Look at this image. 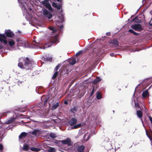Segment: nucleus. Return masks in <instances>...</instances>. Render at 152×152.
Returning <instances> with one entry per match:
<instances>
[{"label": "nucleus", "instance_id": "obj_1", "mask_svg": "<svg viewBox=\"0 0 152 152\" xmlns=\"http://www.w3.org/2000/svg\"><path fill=\"white\" fill-rule=\"evenodd\" d=\"M20 61H22L24 62V65L25 66L26 69L31 70L33 68V65L34 64V61L27 57H22L19 58Z\"/></svg>", "mask_w": 152, "mask_h": 152}, {"label": "nucleus", "instance_id": "obj_2", "mask_svg": "<svg viewBox=\"0 0 152 152\" xmlns=\"http://www.w3.org/2000/svg\"><path fill=\"white\" fill-rule=\"evenodd\" d=\"M61 143L63 144H67L68 146H71L73 144L71 139L69 138L65 140L58 141V144H60Z\"/></svg>", "mask_w": 152, "mask_h": 152}, {"label": "nucleus", "instance_id": "obj_3", "mask_svg": "<svg viewBox=\"0 0 152 152\" xmlns=\"http://www.w3.org/2000/svg\"><path fill=\"white\" fill-rule=\"evenodd\" d=\"M85 50L87 51L90 50L91 52L94 54V50L95 49V43L93 42L91 45L86 48H85Z\"/></svg>", "mask_w": 152, "mask_h": 152}, {"label": "nucleus", "instance_id": "obj_4", "mask_svg": "<svg viewBox=\"0 0 152 152\" xmlns=\"http://www.w3.org/2000/svg\"><path fill=\"white\" fill-rule=\"evenodd\" d=\"M43 14L48 19H50L52 17V15L50 12L46 9H44L42 10Z\"/></svg>", "mask_w": 152, "mask_h": 152}, {"label": "nucleus", "instance_id": "obj_5", "mask_svg": "<svg viewBox=\"0 0 152 152\" xmlns=\"http://www.w3.org/2000/svg\"><path fill=\"white\" fill-rule=\"evenodd\" d=\"M5 33L6 35V36L9 38H12L15 36V34L10 29L6 30Z\"/></svg>", "mask_w": 152, "mask_h": 152}, {"label": "nucleus", "instance_id": "obj_6", "mask_svg": "<svg viewBox=\"0 0 152 152\" xmlns=\"http://www.w3.org/2000/svg\"><path fill=\"white\" fill-rule=\"evenodd\" d=\"M131 27L135 30L140 31L142 29V27L140 24H136L131 26Z\"/></svg>", "mask_w": 152, "mask_h": 152}, {"label": "nucleus", "instance_id": "obj_7", "mask_svg": "<svg viewBox=\"0 0 152 152\" xmlns=\"http://www.w3.org/2000/svg\"><path fill=\"white\" fill-rule=\"evenodd\" d=\"M0 41L2 42H3L5 44H7L6 37L4 34H0Z\"/></svg>", "mask_w": 152, "mask_h": 152}, {"label": "nucleus", "instance_id": "obj_8", "mask_svg": "<svg viewBox=\"0 0 152 152\" xmlns=\"http://www.w3.org/2000/svg\"><path fill=\"white\" fill-rule=\"evenodd\" d=\"M49 99V98L42 96L41 98V103L44 106L46 105L47 103L48 102Z\"/></svg>", "mask_w": 152, "mask_h": 152}, {"label": "nucleus", "instance_id": "obj_9", "mask_svg": "<svg viewBox=\"0 0 152 152\" xmlns=\"http://www.w3.org/2000/svg\"><path fill=\"white\" fill-rule=\"evenodd\" d=\"M77 120L75 118H72L69 121L68 123L71 126H74L77 123Z\"/></svg>", "mask_w": 152, "mask_h": 152}, {"label": "nucleus", "instance_id": "obj_10", "mask_svg": "<svg viewBox=\"0 0 152 152\" xmlns=\"http://www.w3.org/2000/svg\"><path fill=\"white\" fill-rule=\"evenodd\" d=\"M60 75L61 77H66L67 75V72L65 69L64 70H60Z\"/></svg>", "mask_w": 152, "mask_h": 152}, {"label": "nucleus", "instance_id": "obj_11", "mask_svg": "<svg viewBox=\"0 0 152 152\" xmlns=\"http://www.w3.org/2000/svg\"><path fill=\"white\" fill-rule=\"evenodd\" d=\"M15 118L11 117L8 121L6 122L5 123L6 124H11L15 120Z\"/></svg>", "mask_w": 152, "mask_h": 152}, {"label": "nucleus", "instance_id": "obj_12", "mask_svg": "<svg viewBox=\"0 0 152 152\" xmlns=\"http://www.w3.org/2000/svg\"><path fill=\"white\" fill-rule=\"evenodd\" d=\"M84 149L85 146L83 145H81L78 147L77 150L79 152H84Z\"/></svg>", "mask_w": 152, "mask_h": 152}, {"label": "nucleus", "instance_id": "obj_13", "mask_svg": "<svg viewBox=\"0 0 152 152\" xmlns=\"http://www.w3.org/2000/svg\"><path fill=\"white\" fill-rule=\"evenodd\" d=\"M27 135V133L25 132H23L21 133L19 136V138L20 139H22L25 137Z\"/></svg>", "mask_w": 152, "mask_h": 152}, {"label": "nucleus", "instance_id": "obj_14", "mask_svg": "<svg viewBox=\"0 0 152 152\" xmlns=\"http://www.w3.org/2000/svg\"><path fill=\"white\" fill-rule=\"evenodd\" d=\"M52 6L53 7L56 8L58 10H60L61 8V6L60 4L58 5L56 3L54 2L52 3Z\"/></svg>", "mask_w": 152, "mask_h": 152}, {"label": "nucleus", "instance_id": "obj_15", "mask_svg": "<svg viewBox=\"0 0 152 152\" xmlns=\"http://www.w3.org/2000/svg\"><path fill=\"white\" fill-rule=\"evenodd\" d=\"M82 126L81 124H79L76 125H75L71 127V129H77L80 128Z\"/></svg>", "mask_w": 152, "mask_h": 152}, {"label": "nucleus", "instance_id": "obj_16", "mask_svg": "<svg viewBox=\"0 0 152 152\" xmlns=\"http://www.w3.org/2000/svg\"><path fill=\"white\" fill-rule=\"evenodd\" d=\"M18 61L19 62L18 64V66L21 68H25V66H24L22 62L23 61H20V60H19V59Z\"/></svg>", "mask_w": 152, "mask_h": 152}, {"label": "nucleus", "instance_id": "obj_17", "mask_svg": "<svg viewBox=\"0 0 152 152\" xmlns=\"http://www.w3.org/2000/svg\"><path fill=\"white\" fill-rule=\"evenodd\" d=\"M69 62L70 64L73 65L76 63V59L75 58L70 59L69 60Z\"/></svg>", "mask_w": 152, "mask_h": 152}, {"label": "nucleus", "instance_id": "obj_18", "mask_svg": "<svg viewBox=\"0 0 152 152\" xmlns=\"http://www.w3.org/2000/svg\"><path fill=\"white\" fill-rule=\"evenodd\" d=\"M58 41V39L57 37L56 36H54L52 37L50 41V42L53 44L56 43Z\"/></svg>", "mask_w": 152, "mask_h": 152}, {"label": "nucleus", "instance_id": "obj_19", "mask_svg": "<svg viewBox=\"0 0 152 152\" xmlns=\"http://www.w3.org/2000/svg\"><path fill=\"white\" fill-rule=\"evenodd\" d=\"M15 42L14 40L13 39H11L8 42V44L10 47H12L15 44Z\"/></svg>", "mask_w": 152, "mask_h": 152}, {"label": "nucleus", "instance_id": "obj_20", "mask_svg": "<svg viewBox=\"0 0 152 152\" xmlns=\"http://www.w3.org/2000/svg\"><path fill=\"white\" fill-rule=\"evenodd\" d=\"M77 106H75L70 110L71 112L73 114H75L77 110Z\"/></svg>", "mask_w": 152, "mask_h": 152}, {"label": "nucleus", "instance_id": "obj_21", "mask_svg": "<svg viewBox=\"0 0 152 152\" xmlns=\"http://www.w3.org/2000/svg\"><path fill=\"white\" fill-rule=\"evenodd\" d=\"M148 92L147 90H145L143 91L142 96L143 97H145L148 96Z\"/></svg>", "mask_w": 152, "mask_h": 152}, {"label": "nucleus", "instance_id": "obj_22", "mask_svg": "<svg viewBox=\"0 0 152 152\" xmlns=\"http://www.w3.org/2000/svg\"><path fill=\"white\" fill-rule=\"evenodd\" d=\"M49 136L52 139H55L57 137V136L55 133H51L49 134Z\"/></svg>", "mask_w": 152, "mask_h": 152}, {"label": "nucleus", "instance_id": "obj_23", "mask_svg": "<svg viewBox=\"0 0 152 152\" xmlns=\"http://www.w3.org/2000/svg\"><path fill=\"white\" fill-rule=\"evenodd\" d=\"M56 150L55 148L51 147H49L48 150V152H56Z\"/></svg>", "mask_w": 152, "mask_h": 152}, {"label": "nucleus", "instance_id": "obj_24", "mask_svg": "<svg viewBox=\"0 0 152 152\" xmlns=\"http://www.w3.org/2000/svg\"><path fill=\"white\" fill-rule=\"evenodd\" d=\"M45 7L46 8L51 11L52 12L53 11V9L49 3H48Z\"/></svg>", "mask_w": 152, "mask_h": 152}, {"label": "nucleus", "instance_id": "obj_25", "mask_svg": "<svg viewBox=\"0 0 152 152\" xmlns=\"http://www.w3.org/2000/svg\"><path fill=\"white\" fill-rule=\"evenodd\" d=\"M29 146L27 144H24L23 149L25 151H27L29 149Z\"/></svg>", "mask_w": 152, "mask_h": 152}, {"label": "nucleus", "instance_id": "obj_26", "mask_svg": "<svg viewBox=\"0 0 152 152\" xmlns=\"http://www.w3.org/2000/svg\"><path fill=\"white\" fill-rule=\"evenodd\" d=\"M114 46L116 47L118 46V42L116 39H114L112 42Z\"/></svg>", "mask_w": 152, "mask_h": 152}, {"label": "nucleus", "instance_id": "obj_27", "mask_svg": "<svg viewBox=\"0 0 152 152\" xmlns=\"http://www.w3.org/2000/svg\"><path fill=\"white\" fill-rule=\"evenodd\" d=\"M59 105V104L58 102H56V103L53 104L52 105V108L53 109L55 110L56 109Z\"/></svg>", "mask_w": 152, "mask_h": 152}, {"label": "nucleus", "instance_id": "obj_28", "mask_svg": "<svg viewBox=\"0 0 152 152\" xmlns=\"http://www.w3.org/2000/svg\"><path fill=\"white\" fill-rule=\"evenodd\" d=\"M89 136L86 134H84L83 139L85 142L87 141L89 139Z\"/></svg>", "mask_w": 152, "mask_h": 152}, {"label": "nucleus", "instance_id": "obj_29", "mask_svg": "<svg viewBox=\"0 0 152 152\" xmlns=\"http://www.w3.org/2000/svg\"><path fill=\"white\" fill-rule=\"evenodd\" d=\"M30 149L33 151L35 152H38L40 151V149L35 147H33L31 148Z\"/></svg>", "mask_w": 152, "mask_h": 152}, {"label": "nucleus", "instance_id": "obj_30", "mask_svg": "<svg viewBox=\"0 0 152 152\" xmlns=\"http://www.w3.org/2000/svg\"><path fill=\"white\" fill-rule=\"evenodd\" d=\"M41 3L45 7L48 3L49 2L46 0L43 1H42Z\"/></svg>", "mask_w": 152, "mask_h": 152}, {"label": "nucleus", "instance_id": "obj_31", "mask_svg": "<svg viewBox=\"0 0 152 152\" xmlns=\"http://www.w3.org/2000/svg\"><path fill=\"white\" fill-rule=\"evenodd\" d=\"M146 132V135L151 141V145L152 146V135H151V134H148L147 131Z\"/></svg>", "mask_w": 152, "mask_h": 152}, {"label": "nucleus", "instance_id": "obj_32", "mask_svg": "<svg viewBox=\"0 0 152 152\" xmlns=\"http://www.w3.org/2000/svg\"><path fill=\"white\" fill-rule=\"evenodd\" d=\"M58 74V72H56L53 76L52 79L53 80L55 79L57 77Z\"/></svg>", "mask_w": 152, "mask_h": 152}, {"label": "nucleus", "instance_id": "obj_33", "mask_svg": "<svg viewBox=\"0 0 152 152\" xmlns=\"http://www.w3.org/2000/svg\"><path fill=\"white\" fill-rule=\"evenodd\" d=\"M96 98L98 99H100L102 98V94L100 92H98L97 93Z\"/></svg>", "mask_w": 152, "mask_h": 152}, {"label": "nucleus", "instance_id": "obj_34", "mask_svg": "<svg viewBox=\"0 0 152 152\" xmlns=\"http://www.w3.org/2000/svg\"><path fill=\"white\" fill-rule=\"evenodd\" d=\"M137 115L139 118H141L142 116V113L141 111L138 110L137 111Z\"/></svg>", "mask_w": 152, "mask_h": 152}, {"label": "nucleus", "instance_id": "obj_35", "mask_svg": "<svg viewBox=\"0 0 152 152\" xmlns=\"http://www.w3.org/2000/svg\"><path fill=\"white\" fill-rule=\"evenodd\" d=\"M94 92V87L93 86L92 90V91H91V92L90 94V95L89 96V98H90V99L92 98L91 96L93 95Z\"/></svg>", "mask_w": 152, "mask_h": 152}, {"label": "nucleus", "instance_id": "obj_36", "mask_svg": "<svg viewBox=\"0 0 152 152\" xmlns=\"http://www.w3.org/2000/svg\"><path fill=\"white\" fill-rule=\"evenodd\" d=\"M49 28L50 30L52 31L53 33H55L57 31V30L55 29L54 27H49Z\"/></svg>", "mask_w": 152, "mask_h": 152}, {"label": "nucleus", "instance_id": "obj_37", "mask_svg": "<svg viewBox=\"0 0 152 152\" xmlns=\"http://www.w3.org/2000/svg\"><path fill=\"white\" fill-rule=\"evenodd\" d=\"M38 132V130L37 129H35L32 132V134L33 135H36L37 133Z\"/></svg>", "mask_w": 152, "mask_h": 152}, {"label": "nucleus", "instance_id": "obj_38", "mask_svg": "<svg viewBox=\"0 0 152 152\" xmlns=\"http://www.w3.org/2000/svg\"><path fill=\"white\" fill-rule=\"evenodd\" d=\"M15 82L16 83L18 84V85H19L20 84L22 83V82L20 81L19 80L16 79L15 80Z\"/></svg>", "mask_w": 152, "mask_h": 152}, {"label": "nucleus", "instance_id": "obj_39", "mask_svg": "<svg viewBox=\"0 0 152 152\" xmlns=\"http://www.w3.org/2000/svg\"><path fill=\"white\" fill-rule=\"evenodd\" d=\"M83 51L81 50H80V51H79L76 54V56H79V55H80L82 53H83Z\"/></svg>", "mask_w": 152, "mask_h": 152}, {"label": "nucleus", "instance_id": "obj_40", "mask_svg": "<svg viewBox=\"0 0 152 152\" xmlns=\"http://www.w3.org/2000/svg\"><path fill=\"white\" fill-rule=\"evenodd\" d=\"M101 80V79L99 77H97L96 79V83H98Z\"/></svg>", "mask_w": 152, "mask_h": 152}, {"label": "nucleus", "instance_id": "obj_41", "mask_svg": "<svg viewBox=\"0 0 152 152\" xmlns=\"http://www.w3.org/2000/svg\"><path fill=\"white\" fill-rule=\"evenodd\" d=\"M60 66L59 65H58L56 66L54 69V71L56 72H58V70L59 69Z\"/></svg>", "mask_w": 152, "mask_h": 152}, {"label": "nucleus", "instance_id": "obj_42", "mask_svg": "<svg viewBox=\"0 0 152 152\" xmlns=\"http://www.w3.org/2000/svg\"><path fill=\"white\" fill-rule=\"evenodd\" d=\"M46 61H51L52 60V58L51 57H48L46 58Z\"/></svg>", "mask_w": 152, "mask_h": 152}, {"label": "nucleus", "instance_id": "obj_43", "mask_svg": "<svg viewBox=\"0 0 152 152\" xmlns=\"http://www.w3.org/2000/svg\"><path fill=\"white\" fill-rule=\"evenodd\" d=\"M3 149V146L2 144H0V150H2Z\"/></svg>", "mask_w": 152, "mask_h": 152}, {"label": "nucleus", "instance_id": "obj_44", "mask_svg": "<svg viewBox=\"0 0 152 152\" xmlns=\"http://www.w3.org/2000/svg\"><path fill=\"white\" fill-rule=\"evenodd\" d=\"M134 31L133 30L131 29H129V32H130L131 33H133Z\"/></svg>", "mask_w": 152, "mask_h": 152}, {"label": "nucleus", "instance_id": "obj_45", "mask_svg": "<svg viewBox=\"0 0 152 152\" xmlns=\"http://www.w3.org/2000/svg\"><path fill=\"white\" fill-rule=\"evenodd\" d=\"M19 111H20L21 112H24V110H23V109H22L21 108V109H19Z\"/></svg>", "mask_w": 152, "mask_h": 152}, {"label": "nucleus", "instance_id": "obj_46", "mask_svg": "<svg viewBox=\"0 0 152 152\" xmlns=\"http://www.w3.org/2000/svg\"><path fill=\"white\" fill-rule=\"evenodd\" d=\"M106 34L107 36H109L110 35V33L109 32H108L106 33Z\"/></svg>", "mask_w": 152, "mask_h": 152}, {"label": "nucleus", "instance_id": "obj_47", "mask_svg": "<svg viewBox=\"0 0 152 152\" xmlns=\"http://www.w3.org/2000/svg\"><path fill=\"white\" fill-rule=\"evenodd\" d=\"M68 103V102L66 101H65L64 102V104H67Z\"/></svg>", "mask_w": 152, "mask_h": 152}, {"label": "nucleus", "instance_id": "obj_48", "mask_svg": "<svg viewBox=\"0 0 152 152\" xmlns=\"http://www.w3.org/2000/svg\"><path fill=\"white\" fill-rule=\"evenodd\" d=\"M133 34L134 35H137V34H138L137 33H136V32H134V31Z\"/></svg>", "mask_w": 152, "mask_h": 152}, {"label": "nucleus", "instance_id": "obj_49", "mask_svg": "<svg viewBox=\"0 0 152 152\" xmlns=\"http://www.w3.org/2000/svg\"><path fill=\"white\" fill-rule=\"evenodd\" d=\"M110 55L111 56H114V54L113 53H111L110 54Z\"/></svg>", "mask_w": 152, "mask_h": 152}, {"label": "nucleus", "instance_id": "obj_50", "mask_svg": "<svg viewBox=\"0 0 152 152\" xmlns=\"http://www.w3.org/2000/svg\"><path fill=\"white\" fill-rule=\"evenodd\" d=\"M64 27V26L63 25H61L60 26V29H61L62 28H63Z\"/></svg>", "mask_w": 152, "mask_h": 152}, {"label": "nucleus", "instance_id": "obj_51", "mask_svg": "<svg viewBox=\"0 0 152 152\" xmlns=\"http://www.w3.org/2000/svg\"><path fill=\"white\" fill-rule=\"evenodd\" d=\"M92 83L94 84V85H95V80H94L92 81Z\"/></svg>", "mask_w": 152, "mask_h": 152}, {"label": "nucleus", "instance_id": "obj_52", "mask_svg": "<svg viewBox=\"0 0 152 152\" xmlns=\"http://www.w3.org/2000/svg\"><path fill=\"white\" fill-rule=\"evenodd\" d=\"M60 151H62V152H68L66 150H65L64 151H62L61 150H60Z\"/></svg>", "mask_w": 152, "mask_h": 152}, {"label": "nucleus", "instance_id": "obj_53", "mask_svg": "<svg viewBox=\"0 0 152 152\" xmlns=\"http://www.w3.org/2000/svg\"><path fill=\"white\" fill-rule=\"evenodd\" d=\"M135 106H136V107H138V104H137V103H135Z\"/></svg>", "mask_w": 152, "mask_h": 152}, {"label": "nucleus", "instance_id": "obj_54", "mask_svg": "<svg viewBox=\"0 0 152 152\" xmlns=\"http://www.w3.org/2000/svg\"><path fill=\"white\" fill-rule=\"evenodd\" d=\"M3 48V46L2 45H1L0 46V50L1 49H2V48Z\"/></svg>", "mask_w": 152, "mask_h": 152}, {"label": "nucleus", "instance_id": "obj_55", "mask_svg": "<svg viewBox=\"0 0 152 152\" xmlns=\"http://www.w3.org/2000/svg\"><path fill=\"white\" fill-rule=\"evenodd\" d=\"M18 32L20 34L21 33V32L20 31H18Z\"/></svg>", "mask_w": 152, "mask_h": 152}, {"label": "nucleus", "instance_id": "obj_56", "mask_svg": "<svg viewBox=\"0 0 152 152\" xmlns=\"http://www.w3.org/2000/svg\"><path fill=\"white\" fill-rule=\"evenodd\" d=\"M60 0H57V1H58V2L59 1H60Z\"/></svg>", "mask_w": 152, "mask_h": 152}, {"label": "nucleus", "instance_id": "obj_57", "mask_svg": "<svg viewBox=\"0 0 152 152\" xmlns=\"http://www.w3.org/2000/svg\"><path fill=\"white\" fill-rule=\"evenodd\" d=\"M35 42V43H36L37 45L38 44V43H37V42Z\"/></svg>", "mask_w": 152, "mask_h": 152}, {"label": "nucleus", "instance_id": "obj_58", "mask_svg": "<svg viewBox=\"0 0 152 152\" xmlns=\"http://www.w3.org/2000/svg\"><path fill=\"white\" fill-rule=\"evenodd\" d=\"M93 101H94V100H93V101H92V102H93ZM92 102V101H90V102Z\"/></svg>", "mask_w": 152, "mask_h": 152}]
</instances>
